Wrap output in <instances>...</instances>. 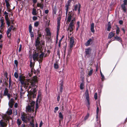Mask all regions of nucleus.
I'll use <instances>...</instances> for the list:
<instances>
[{"label":"nucleus","mask_w":127,"mask_h":127,"mask_svg":"<svg viewBox=\"0 0 127 127\" xmlns=\"http://www.w3.org/2000/svg\"><path fill=\"white\" fill-rule=\"evenodd\" d=\"M37 82V77L36 76H34L33 78L30 81V85H29L28 88L30 89L32 87H33V89L32 91L33 94H37V90L36 89L37 86L36 85V84Z\"/></svg>","instance_id":"f257e3e1"},{"label":"nucleus","mask_w":127,"mask_h":127,"mask_svg":"<svg viewBox=\"0 0 127 127\" xmlns=\"http://www.w3.org/2000/svg\"><path fill=\"white\" fill-rule=\"evenodd\" d=\"M42 100L41 93L40 91L38 92V96L36 101L35 104V112L37 111V109L38 108V103H39Z\"/></svg>","instance_id":"f03ea898"},{"label":"nucleus","mask_w":127,"mask_h":127,"mask_svg":"<svg viewBox=\"0 0 127 127\" xmlns=\"http://www.w3.org/2000/svg\"><path fill=\"white\" fill-rule=\"evenodd\" d=\"M41 30H39L37 32V36L35 40L36 45L39 44L40 42V38L42 37V35L41 32L40 31Z\"/></svg>","instance_id":"7ed1b4c3"},{"label":"nucleus","mask_w":127,"mask_h":127,"mask_svg":"<svg viewBox=\"0 0 127 127\" xmlns=\"http://www.w3.org/2000/svg\"><path fill=\"white\" fill-rule=\"evenodd\" d=\"M123 2V3L121 5L122 9L124 13H126L127 10L126 7L127 5V0H124Z\"/></svg>","instance_id":"20e7f679"},{"label":"nucleus","mask_w":127,"mask_h":127,"mask_svg":"<svg viewBox=\"0 0 127 127\" xmlns=\"http://www.w3.org/2000/svg\"><path fill=\"white\" fill-rule=\"evenodd\" d=\"M31 80H29L27 81H25L24 80L21 79L20 80V81L21 84L24 87L27 88L29 87V85H30V84H29V83H30V81Z\"/></svg>","instance_id":"39448f33"},{"label":"nucleus","mask_w":127,"mask_h":127,"mask_svg":"<svg viewBox=\"0 0 127 127\" xmlns=\"http://www.w3.org/2000/svg\"><path fill=\"white\" fill-rule=\"evenodd\" d=\"M21 118L24 123H27V120H28V118L26 114H23L22 115Z\"/></svg>","instance_id":"423d86ee"},{"label":"nucleus","mask_w":127,"mask_h":127,"mask_svg":"<svg viewBox=\"0 0 127 127\" xmlns=\"http://www.w3.org/2000/svg\"><path fill=\"white\" fill-rule=\"evenodd\" d=\"M40 42L39 43L37 44H36V41H35V46L36 47L37 49L39 50L40 52H43V49L42 46L41 45H40Z\"/></svg>","instance_id":"0eeeda50"},{"label":"nucleus","mask_w":127,"mask_h":127,"mask_svg":"<svg viewBox=\"0 0 127 127\" xmlns=\"http://www.w3.org/2000/svg\"><path fill=\"white\" fill-rule=\"evenodd\" d=\"M39 53H36L35 52L34 53L33 55V58L34 61H35L36 60L38 61L39 57Z\"/></svg>","instance_id":"6e6552de"},{"label":"nucleus","mask_w":127,"mask_h":127,"mask_svg":"<svg viewBox=\"0 0 127 127\" xmlns=\"http://www.w3.org/2000/svg\"><path fill=\"white\" fill-rule=\"evenodd\" d=\"M14 103L15 102L13 99V98H11L8 103L9 105L10 108H13Z\"/></svg>","instance_id":"1a4fd4ad"},{"label":"nucleus","mask_w":127,"mask_h":127,"mask_svg":"<svg viewBox=\"0 0 127 127\" xmlns=\"http://www.w3.org/2000/svg\"><path fill=\"white\" fill-rule=\"evenodd\" d=\"M5 18L6 21V23L7 25V27H8L10 26V22L8 17V14L5 15Z\"/></svg>","instance_id":"9d476101"},{"label":"nucleus","mask_w":127,"mask_h":127,"mask_svg":"<svg viewBox=\"0 0 127 127\" xmlns=\"http://www.w3.org/2000/svg\"><path fill=\"white\" fill-rule=\"evenodd\" d=\"M91 50L90 48L86 49H85L86 55L85 56L88 57L89 56H90L91 54Z\"/></svg>","instance_id":"9b49d317"},{"label":"nucleus","mask_w":127,"mask_h":127,"mask_svg":"<svg viewBox=\"0 0 127 127\" xmlns=\"http://www.w3.org/2000/svg\"><path fill=\"white\" fill-rule=\"evenodd\" d=\"M41 54L39 56V58L38 62L39 63H41L42 61L43 58L44 56V53L43 52H41Z\"/></svg>","instance_id":"f8f14e48"},{"label":"nucleus","mask_w":127,"mask_h":127,"mask_svg":"<svg viewBox=\"0 0 127 127\" xmlns=\"http://www.w3.org/2000/svg\"><path fill=\"white\" fill-rule=\"evenodd\" d=\"M34 65V64H30V67L31 68V73H29V75L30 77L31 76L33 73V70H34V69L33 68Z\"/></svg>","instance_id":"ddd939ff"},{"label":"nucleus","mask_w":127,"mask_h":127,"mask_svg":"<svg viewBox=\"0 0 127 127\" xmlns=\"http://www.w3.org/2000/svg\"><path fill=\"white\" fill-rule=\"evenodd\" d=\"M87 70H88V74L89 76H91L93 74V69L91 67H88Z\"/></svg>","instance_id":"4468645a"},{"label":"nucleus","mask_w":127,"mask_h":127,"mask_svg":"<svg viewBox=\"0 0 127 127\" xmlns=\"http://www.w3.org/2000/svg\"><path fill=\"white\" fill-rule=\"evenodd\" d=\"M71 2L69 1H68L67 3H66L65 5V7L66 8V15L68 12V9H69V6L70 5V3Z\"/></svg>","instance_id":"2eb2a0df"},{"label":"nucleus","mask_w":127,"mask_h":127,"mask_svg":"<svg viewBox=\"0 0 127 127\" xmlns=\"http://www.w3.org/2000/svg\"><path fill=\"white\" fill-rule=\"evenodd\" d=\"M45 31L46 32L47 35L50 36L48 37V39H50L51 38V34L50 30L46 28L45 29Z\"/></svg>","instance_id":"dca6fc26"},{"label":"nucleus","mask_w":127,"mask_h":127,"mask_svg":"<svg viewBox=\"0 0 127 127\" xmlns=\"http://www.w3.org/2000/svg\"><path fill=\"white\" fill-rule=\"evenodd\" d=\"M87 101V102L86 104V106H87L88 109V110H89L90 109V101L89 98H86Z\"/></svg>","instance_id":"f3484780"},{"label":"nucleus","mask_w":127,"mask_h":127,"mask_svg":"<svg viewBox=\"0 0 127 127\" xmlns=\"http://www.w3.org/2000/svg\"><path fill=\"white\" fill-rule=\"evenodd\" d=\"M7 124L3 122L2 120H1L0 121V127H6Z\"/></svg>","instance_id":"a211bd4d"},{"label":"nucleus","mask_w":127,"mask_h":127,"mask_svg":"<svg viewBox=\"0 0 127 127\" xmlns=\"http://www.w3.org/2000/svg\"><path fill=\"white\" fill-rule=\"evenodd\" d=\"M70 47L71 48H72L74 45V38L71 37L70 39Z\"/></svg>","instance_id":"6ab92c4d"},{"label":"nucleus","mask_w":127,"mask_h":127,"mask_svg":"<svg viewBox=\"0 0 127 127\" xmlns=\"http://www.w3.org/2000/svg\"><path fill=\"white\" fill-rule=\"evenodd\" d=\"M12 30V29L11 28L9 27L7 30L6 33L8 37H10L11 36V34H9V33L11 32Z\"/></svg>","instance_id":"aec40b11"},{"label":"nucleus","mask_w":127,"mask_h":127,"mask_svg":"<svg viewBox=\"0 0 127 127\" xmlns=\"http://www.w3.org/2000/svg\"><path fill=\"white\" fill-rule=\"evenodd\" d=\"M26 109L27 110V111L29 112H31L32 111H34V109H32V108L31 107L30 105H28Z\"/></svg>","instance_id":"412c9836"},{"label":"nucleus","mask_w":127,"mask_h":127,"mask_svg":"<svg viewBox=\"0 0 127 127\" xmlns=\"http://www.w3.org/2000/svg\"><path fill=\"white\" fill-rule=\"evenodd\" d=\"M69 15L67 18V20L66 21V22H70L71 20L72 16V13H70V12H69Z\"/></svg>","instance_id":"4be33fe9"},{"label":"nucleus","mask_w":127,"mask_h":127,"mask_svg":"<svg viewBox=\"0 0 127 127\" xmlns=\"http://www.w3.org/2000/svg\"><path fill=\"white\" fill-rule=\"evenodd\" d=\"M53 15L54 16V15H55L56 14V12L57 11V7L56 6L54 7H53Z\"/></svg>","instance_id":"5701e85b"},{"label":"nucleus","mask_w":127,"mask_h":127,"mask_svg":"<svg viewBox=\"0 0 127 127\" xmlns=\"http://www.w3.org/2000/svg\"><path fill=\"white\" fill-rule=\"evenodd\" d=\"M115 34L114 33L112 32H110L108 34V38H111L112 37L114 36Z\"/></svg>","instance_id":"b1692460"},{"label":"nucleus","mask_w":127,"mask_h":127,"mask_svg":"<svg viewBox=\"0 0 127 127\" xmlns=\"http://www.w3.org/2000/svg\"><path fill=\"white\" fill-rule=\"evenodd\" d=\"M75 18H74L71 21L69 25H71L74 26V22L75 21Z\"/></svg>","instance_id":"393cba45"},{"label":"nucleus","mask_w":127,"mask_h":127,"mask_svg":"<svg viewBox=\"0 0 127 127\" xmlns=\"http://www.w3.org/2000/svg\"><path fill=\"white\" fill-rule=\"evenodd\" d=\"M92 41V40L91 39H90L87 42H86L85 44V45L86 46H89L90 43V42Z\"/></svg>","instance_id":"a878e982"},{"label":"nucleus","mask_w":127,"mask_h":127,"mask_svg":"<svg viewBox=\"0 0 127 127\" xmlns=\"http://www.w3.org/2000/svg\"><path fill=\"white\" fill-rule=\"evenodd\" d=\"M94 23H92L91 26V31L93 32H95V30H94Z\"/></svg>","instance_id":"bb28decb"},{"label":"nucleus","mask_w":127,"mask_h":127,"mask_svg":"<svg viewBox=\"0 0 127 127\" xmlns=\"http://www.w3.org/2000/svg\"><path fill=\"white\" fill-rule=\"evenodd\" d=\"M67 44L66 43H65L64 46L63 47V49H64V56H65L66 54V48Z\"/></svg>","instance_id":"cd10ccee"},{"label":"nucleus","mask_w":127,"mask_h":127,"mask_svg":"<svg viewBox=\"0 0 127 127\" xmlns=\"http://www.w3.org/2000/svg\"><path fill=\"white\" fill-rule=\"evenodd\" d=\"M8 89L7 88H5V90L4 91V94L3 95L4 96H6L7 94H8Z\"/></svg>","instance_id":"c85d7f7f"},{"label":"nucleus","mask_w":127,"mask_h":127,"mask_svg":"<svg viewBox=\"0 0 127 127\" xmlns=\"http://www.w3.org/2000/svg\"><path fill=\"white\" fill-rule=\"evenodd\" d=\"M114 38L120 42L122 41V38L116 36Z\"/></svg>","instance_id":"c756f323"},{"label":"nucleus","mask_w":127,"mask_h":127,"mask_svg":"<svg viewBox=\"0 0 127 127\" xmlns=\"http://www.w3.org/2000/svg\"><path fill=\"white\" fill-rule=\"evenodd\" d=\"M35 103V102L34 101H33L30 103V105L31 107L32 108V109H33L34 108Z\"/></svg>","instance_id":"7c9ffc66"},{"label":"nucleus","mask_w":127,"mask_h":127,"mask_svg":"<svg viewBox=\"0 0 127 127\" xmlns=\"http://www.w3.org/2000/svg\"><path fill=\"white\" fill-rule=\"evenodd\" d=\"M58 25L57 28V37H58V32L60 30V24H57Z\"/></svg>","instance_id":"2f4dec72"},{"label":"nucleus","mask_w":127,"mask_h":127,"mask_svg":"<svg viewBox=\"0 0 127 127\" xmlns=\"http://www.w3.org/2000/svg\"><path fill=\"white\" fill-rule=\"evenodd\" d=\"M86 98H89V91L88 89H87L85 93Z\"/></svg>","instance_id":"473e14b6"},{"label":"nucleus","mask_w":127,"mask_h":127,"mask_svg":"<svg viewBox=\"0 0 127 127\" xmlns=\"http://www.w3.org/2000/svg\"><path fill=\"white\" fill-rule=\"evenodd\" d=\"M5 1L6 3V6L7 8H9L10 7V6L8 1L7 0H5Z\"/></svg>","instance_id":"72a5a7b5"},{"label":"nucleus","mask_w":127,"mask_h":127,"mask_svg":"<svg viewBox=\"0 0 127 127\" xmlns=\"http://www.w3.org/2000/svg\"><path fill=\"white\" fill-rule=\"evenodd\" d=\"M22 121L21 120L18 119L17 121V123L18 126H20L21 124Z\"/></svg>","instance_id":"f704fd0d"},{"label":"nucleus","mask_w":127,"mask_h":127,"mask_svg":"<svg viewBox=\"0 0 127 127\" xmlns=\"http://www.w3.org/2000/svg\"><path fill=\"white\" fill-rule=\"evenodd\" d=\"M59 117L60 119L61 120H63L64 118L61 112L59 113Z\"/></svg>","instance_id":"c9c22d12"},{"label":"nucleus","mask_w":127,"mask_h":127,"mask_svg":"<svg viewBox=\"0 0 127 127\" xmlns=\"http://www.w3.org/2000/svg\"><path fill=\"white\" fill-rule=\"evenodd\" d=\"M60 91L61 93H62V92L63 89V84L62 82L60 84Z\"/></svg>","instance_id":"e433bc0d"},{"label":"nucleus","mask_w":127,"mask_h":127,"mask_svg":"<svg viewBox=\"0 0 127 127\" xmlns=\"http://www.w3.org/2000/svg\"><path fill=\"white\" fill-rule=\"evenodd\" d=\"M99 112V107L98 106V105H97V108H96V118L98 119V114Z\"/></svg>","instance_id":"4c0bfd02"},{"label":"nucleus","mask_w":127,"mask_h":127,"mask_svg":"<svg viewBox=\"0 0 127 127\" xmlns=\"http://www.w3.org/2000/svg\"><path fill=\"white\" fill-rule=\"evenodd\" d=\"M116 26L117 27V29H116V33L117 34H118L120 32V29L118 27L117 25H116Z\"/></svg>","instance_id":"58836bf2"},{"label":"nucleus","mask_w":127,"mask_h":127,"mask_svg":"<svg viewBox=\"0 0 127 127\" xmlns=\"http://www.w3.org/2000/svg\"><path fill=\"white\" fill-rule=\"evenodd\" d=\"M100 74L101 76V81H103L104 80L105 77L103 75L101 71H100Z\"/></svg>","instance_id":"ea45409f"},{"label":"nucleus","mask_w":127,"mask_h":127,"mask_svg":"<svg viewBox=\"0 0 127 127\" xmlns=\"http://www.w3.org/2000/svg\"><path fill=\"white\" fill-rule=\"evenodd\" d=\"M28 94L29 95V97L30 98H32L33 94L32 93V91H30L29 93H28Z\"/></svg>","instance_id":"a19ab883"},{"label":"nucleus","mask_w":127,"mask_h":127,"mask_svg":"<svg viewBox=\"0 0 127 127\" xmlns=\"http://www.w3.org/2000/svg\"><path fill=\"white\" fill-rule=\"evenodd\" d=\"M73 26H71V25H69L68 29H70V32H72L73 30Z\"/></svg>","instance_id":"79ce46f5"},{"label":"nucleus","mask_w":127,"mask_h":127,"mask_svg":"<svg viewBox=\"0 0 127 127\" xmlns=\"http://www.w3.org/2000/svg\"><path fill=\"white\" fill-rule=\"evenodd\" d=\"M32 13L33 15H36V10L35 9H33Z\"/></svg>","instance_id":"37998d69"},{"label":"nucleus","mask_w":127,"mask_h":127,"mask_svg":"<svg viewBox=\"0 0 127 127\" xmlns=\"http://www.w3.org/2000/svg\"><path fill=\"white\" fill-rule=\"evenodd\" d=\"M72 48L70 47V48L68 50V55H70L71 54L72 50Z\"/></svg>","instance_id":"c03bdc74"},{"label":"nucleus","mask_w":127,"mask_h":127,"mask_svg":"<svg viewBox=\"0 0 127 127\" xmlns=\"http://www.w3.org/2000/svg\"><path fill=\"white\" fill-rule=\"evenodd\" d=\"M84 85L83 83H82L80 85V88L82 90L84 88Z\"/></svg>","instance_id":"a18cd8bd"},{"label":"nucleus","mask_w":127,"mask_h":127,"mask_svg":"<svg viewBox=\"0 0 127 127\" xmlns=\"http://www.w3.org/2000/svg\"><path fill=\"white\" fill-rule=\"evenodd\" d=\"M32 27L31 24H30L29 26V32H32Z\"/></svg>","instance_id":"49530a36"},{"label":"nucleus","mask_w":127,"mask_h":127,"mask_svg":"<svg viewBox=\"0 0 127 127\" xmlns=\"http://www.w3.org/2000/svg\"><path fill=\"white\" fill-rule=\"evenodd\" d=\"M89 113H88L87 115L84 118L85 120H87L89 117Z\"/></svg>","instance_id":"de8ad7c7"},{"label":"nucleus","mask_w":127,"mask_h":127,"mask_svg":"<svg viewBox=\"0 0 127 127\" xmlns=\"http://www.w3.org/2000/svg\"><path fill=\"white\" fill-rule=\"evenodd\" d=\"M14 75V77L16 78H17L18 77V75L17 72H15Z\"/></svg>","instance_id":"09e8293b"},{"label":"nucleus","mask_w":127,"mask_h":127,"mask_svg":"<svg viewBox=\"0 0 127 127\" xmlns=\"http://www.w3.org/2000/svg\"><path fill=\"white\" fill-rule=\"evenodd\" d=\"M12 84V81L11 79V78L10 77L9 79V87H10L11 86V84Z\"/></svg>","instance_id":"8fccbe9b"},{"label":"nucleus","mask_w":127,"mask_h":127,"mask_svg":"<svg viewBox=\"0 0 127 127\" xmlns=\"http://www.w3.org/2000/svg\"><path fill=\"white\" fill-rule=\"evenodd\" d=\"M39 25V22H36L34 23V26L35 27H37Z\"/></svg>","instance_id":"3c124183"},{"label":"nucleus","mask_w":127,"mask_h":127,"mask_svg":"<svg viewBox=\"0 0 127 127\" xmlns=\"http://www.w3.org/2000/svg\"><path fill=\"white\" fill-rule=\"evenodd\" d=\"M30 33V36L32 38V37H34V34L33 33V32H29Z\"/></svg>","instance_id":"603ef678"},{"label":"nucleus","mask_w":127,"mask_h":127,"mask_svg":"<svg viewBox=\"0 0 127 127\" xmlns=\"http://www.w3.org/2000/svg\"><path fill=\"white\" fill-rule=\"evenodd\" d=\"M111 26L110 25H108V28H107V30L108 31H110L111 29Z\"/></svg>","instance_id":"864d4df0"},{"label":"nucleus","mask_w":127,"mask_h":127,"mask_svg":"<svg viewBox=\"0 0 127 127\" xmlns=\"http://www.w3.org/2000/svg\"><path fill=\"white\" fill-rule=\"evenodd\" d=\"M57 55L58 56L59 58L60 57V51L59 49H58L57 51Z\"/></svg>","instance_id":"5fc2aeb1"},{"label":"nucleus","mask_w":127,"mask_h":127,"mask_svg":"<svg viewBox=\"0 0 127 127\" xmlns=\"http://www.w3.org/2000/svg\"><path fill=\"white\" fill-rule=\"evenodd\" d=\"M59 65L58 64H54V67L55 68L57 69L58 68Z\"/></svg>","instance_id":"6e6d98bb"},{"label":"nucleus","mask_w":127,"mask_h":127,"mask_svg":"<svg viewBox=\"0 0 127 127\" xmlns=\"http://www.w3.org/2000/svg\"><path fill=\"white\" fill-rule=\"evenodd\" d=\"M45 42L44 41L41 40V42L40 41V45H45Z\"/></svg>","instance_id":"4d7b16f0"},{"label":"nucleus","mask_w":127,"mask_h":127,"mask_svg":"<svg viewBox=\"0 0 127 127\" xmlns=\"http://www.w3.org/2000/svg\"><path fill=\"white\" fill-rule=\"evenodd\" d=\"M59 109V108L58 107H56L55 108V110L54 112L55 113H56V111H57Z\"/></svg>","instance_id":"13d9d810"},{"label":"nucleus","mask_w":127,"mask_h":127,"mask_svg":"<svg viewBox=\"0 0 127 127\" xmlns=\"http://www.w3.org/2000/svg\"><path fill=\"white\" fill-rule=\"evenodd\" d=\"M94 97L95 99V100H96L97 99V93H95V95H94Z\"/></svg>","instance_id":"bf43d9fd"},{"label":"nucleus","mask_w":127,"mask_h":127,"mask_svg":"<svg viewBox=\"0 0 127 127\" xmlns=\"http://www.w3.org/2000/svg\"><path fill=\"white\" fill-rule=\"evenodd\" d=\"M3 27H0V32L1 33H2L3 31Z\"/></svg>","instance_id":"052dcab7"},{"label":"nucleus","mask_w":127,"mask_h":127,"mask_svg":"<svg viewBox=\"0 0 127 127\" xmlns=\"http://www.w3.org/2000/svg\"><path fill=\"white\" fill-rule=\"evenodd\" d=\"M12 113V110L11 109L8 112V114L9 115H10Z\"/></svg>","instance_id":"680f3d73"},{"label":"nucleus","mask_w":127,"mask_h":127,"mask_svg":"<svg viewBox=\"0 0 127 127\" xmlns=\"http://www.w3.org/2000/svg\"><path fill=\"white\" fill-rule=\"evenodd\" d=\"M30 124L31 125V127H34V125L33 123L31 122H30Z\"/></svg>","instance_id":"e2e57ef3"},{"label":"nucleus","mask_w":127,"mask_h":127,"mask_svg":"<svg viewBox=\"0 0 127 127\" xmlns=\"http://www.w3.org/2000/svg\"><path fill=\"white\" fill-rule=\"evenodd\" d=\"M22 45L21 44H20V47L19 49V52H20L21 50Z\"/></svg>","instance_id":"0e129e2a"},{"label":"nucleus","mask_w":127,"mask_h":127,"mask_svg":"<svg viewBox=\"0 0 127 127\" xmlns=\"http://www.w3.org/2000/svg\"><path fill=\"white\" fill-rule=\"evenodd\" d=\"M78 7V5L76 4L74 6V10L75 11H76Z\"/></svg>","instance_id":"69168bd1"},{"label":"nucleus","mask_w":127,"mask_h":127,"mask_svg":"<svg viewBox=\"0 0 127 127\" xmlns=\"http://www.w3.org/2000/svg\"><path fill=\"white\" fill-rule=\"evenodd\" d=\"M80 7H81V5L80 4H79L78 8V9L79 13H80Z\"/></svg>","instance_id":"338daca9"},{"label":"nucleus","mask_w":127,"mask_h":127,"mask_svg":"<svg viewBox=\"0 0 127 127\" xmlns=\"http://www.w3.org/2000/svg\"><path fill=\"white\" fill-rule=\"evenodd\" d=\"M32 19L33 20L35 21L37 19V18L36 16H33V17Z\"/></svg>","instance_id":"774afa93"}]
</instances>
